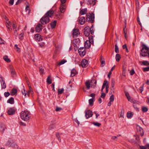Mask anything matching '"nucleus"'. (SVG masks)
<instances>
[{"instance_id": "obj_1", "label": "nucleus", "mask_w": 149, "mask_h": 149, "mask_svg": "<svg viewBox=\"0 0 149 149\" xmlns=\"http://www.w3.org/2000/svg\"><path fill=\"white\" fill-rule=\"evenodd\" d=\"M54 11L53 10H49L48 11L45 16L41 18L40 21L41 23L45 24L48 23L49 21V17L53 15Z\"/></svg>"}, {"instance_id": "obj_2", "label": "nucleus", "mask_w": 149, "mask_h": 149, "mask_svg": "<svg viewBox=\"0 0 149 149\" xmlns=\"http://www.w3.org/2000/svg\"><path fill=\"white\" fill-rule=\"evenodd\" d=\"M20 117L24 121H27L30 119L31 113L27 111H22L20 113Z\"/></svg>"}, {"instance_id": "obj_3", "label": "nucleus", "mask_w": 149, "mask_h": 149, "mask_svg": "<svg viewBox=\"0 0 149 149\" xmlns=\"http://www.w3.org/2000/svg\"><path fill=\"white\" fill-rule=\"evenodd\" d=\"M142 47L140 52V54L143 56H146L148 55L149 52V48L147 47L144 44L143 45Z\"/></svg>"}, {"instance_id": "obj_4", "label": "nucleus", "mask_w": 149, "mask_h": 149, "mask_svg": "<svg viewBox=\"0 0 149 149\" xmlns=\"http://www.w3.org/2000/svg\"><path fill=\"white\" fill-rule=\"evenodd\" d=\"M96 81L93 79L91 80L90 82L89 81H87L85 83L87 89H89L91 87L93 88L94 87L96 86Z\"/></svg>"}, {"instance_id": "obj_5", "label": "nucleus", "mask_w": 149, "mask_h": 149, "mask_svg": "<svg viewBox=\"0 0 149 149\" xmlns=\"http://www.w3.org/2000/svg\"><path fill=\"white\" fill-rule=\"evenodd\" d=\"M61 4L60 5V7L59 8V10H60V12L58 13V14H57V16L60 15V12L62 13H63L65 11L66 8L64 4V3L66 2V0H61Z\"/></svg>"}, {"instance_id": "obj_6", "label": "nucleus", "mask_w": 149, "mask_h": 149, "mask_svg": "<svg viewBox=\"0 0 149 149\" xmlns=\"http://www.w3.org/2000/svg\"><path fill=\"white\" fill-rule=\"evenodd\" d=\"M125 95L129 101H130L134 104L136 103L138 104H139L140 103L139 102L134 100L133 98L131 97L128 93L125 92Z\"/></svg>"}, {"instance_id": "obj_7", "label": "nucleus", "mask_w": 149, "mask_h": 149, "mask_svg": "<svg viewBox=\"0 0 149 149\" xmlns=\"http://www.w3.org/2000/svg\"><path fill=\"white\" fill-rule=\"evenodd\" d=\"M86 17L87 21L91 23H93L94 20V15L90 13L87 14Z\"/></svg>"}, {"instance_id": "obj_8", "label": "nucleus", "mask_w": 149, "mask_h": 149, "mask_svg": "<svg viewBox=\"0 0 149 149\" xmlns=\"http://www.w3.org/2000/svg\"><path fill=\"white\" fill-rule=\"evenodd\" d=\"M73 45L74 47L78 48L79 47V44L80 40L79 39H74L72 41Z\"/></svg>"}, {"instance_id": "obj_9", "label": "nucleus", "mask_w": 149, "mask_h": 149, "mask_svg": "<svg viewBox=\"0 0 149 149\" xmlns=\"http://www.w3.org/2000/svg\"><path fill=\"white\" fill-rule=\"evenodd\" d=\"M78 21L81 24H84L85 22V18L83 17L80 16L78 18Z\"/></svg>"}, {"instance_id": "obj_10", "label": "nucleus", "mask_w": 149, "mask_h": 149, "mask_svg": "<svg viewBox=\"0 0 149 149\" xmlns=\"http://www.w3.org/2000/svg\"><path fill=\"white\" fill-rule=\"evenodd\" d=\"M79 54L81 56H84L86 54V52L84 50V47H80L78 50Z\"/></svg>"}, {"instance_id": "obj_11", "label": "nucleus", "mask_w": 149, "mask_h": 149, "mask_svg": "<svg viewBox=\"0 0 149 149\" xmlns=\"http://www.w3.org/2000/svg\"><path fill=\"white\" fill-rule=\"evenodd\" d=\"M81 64L82 67H86L88 64V61L85 59H83L81 62Z\"/></svg>"}, {"instance_id": "obj_12", "label": "nucleus", "mask_w": 149, "mask_h": 149, "mask_svg": "<svg viewBox=\"0 0 149 149\" xmlns=\"http://www.w3.org/2000/svg\"><path fill=\"white\" fill-rule=\"evenodd\" d=\"M93 114L92 111L90 110H88L85 112V116L87 119L92 116Z\"/></svg>"}, {"instance_id": "obj_13", "label": "nucleus", "mask_w": 149, "mask_h": 149, "mask_svg": "<svg viewBox=\"0 0 149 149\" xmlns=\"http://www.w3.org/2000/svg\"><path fill=\"white\" fill-rule=\"evenodd\" d=\"M15 109L14 108H10L8 111L7 113L9 115H12L15 114Z\"/></svg>"}, {"instance_id": "obj_14", "label": "nucleus", "mask_w": 149, "mask_h": 149, "mask_svg": "<svg viewBox=\"0 0 149 149\" xmlns=\"http://www.w3.org/2000/svg\"><path fill=\"white\" fill-rule=\"evenodd\" d=\"M84 33L85 36H88L90 35V27L88 26L84 28Z\"/></svg>"}, {"instance_id": "obj_15", "label": "nucleus", "mask_w": 149, "mask_h": 149, "mask_svg": "<svg viewBox=\"0 0 149 149\" xmlns=\"http://www.w3.org/2000/svg\"><path fill=\"white\" fill-rule=\"evenodd\" d=\"M42 25L40 24H38L36 26L35 30L37 32H39L42 30Z\"/></svg>"}, {"instance_id": "obj_16", "label": "nucleus", "mask_w": 149, "mask_h": 149, "mask_svg": "<svg viewBox=\"0 0 149 149\" xmlns=\"http://www.w3.org/2000/svg\"><path fill=\"white\" fill-rule=\"evenodd\" d=\"M80 32L78 29H74L73 31V36L77 37L79 35Z\"/></svg>"}, {"instance_id": "obj_17", "label": "nucleus", "mask_w": 149, "mask_h": 149, "mask_svg": "<svg viewBox=\"0 0 149 149\" xmlns=\"http://www.w3.org/2000/svg\"><path fill=\"white\" fill-rule=\"evenodd\" d=\"M137 130H138L139 132V134L142 136L143 135L144 133L143 129L140 126L137 125L136 127Z\"/></svg>"}, {"instance_id": "obj_18", "label": "nucleus", "mask_w": 149, "mask_h": 149, "mask_svg": "<svg viewBox=\"0 0 149 149\" xmlns=\"http://www.w3.org/2000/svg\"><path fill=\"white\" fill-rule=\"evenodd\" d=\"M34 38L36 40H38L39 41L42 40V39L41 35L38 34H36L35 35Z\"/></svg>"}, {"instance_id": "obj_19", "label": "nucleus", "mask_w": 149, "mask_h": 149, "mask_svg": "<svg viewBox=\"0 0 149 149\" xmlns=\"http://www.w3.org/2000/svg\"><path fill=\"white\" fill-rule=\"evenodd\" d=\"M9 68L11 72V76L12 77H14L15 75V73L13 67L11 65H10Z\"/></svg>"}, {"instance_id": "obj_20", "label": "nucleus", "mask_w": 149, "mask_h": 149, "mask_svg": "<svg viewBox=\"0 0 149 149\" xmlns=\"http://www.w3.org/2000/svg\"><path fill=\"white\" fill-rule=\"evenodd\" d=\"M91 43L88 41V40H87L85 43L84 46L86 48L88 49L91 46Z\"/></svg>"}, {"instance_id": "obj_21", "label": "nucleus", "mask_w": 149, "mask_h": 149, "mask_svg": "<svg viewBox=\"0 0 149 149\" xmlns=\"http://www.w3.org/2000/svg\"><path fill=\"white\" fill-rule=\"evenodd\" d=\"M77 74V72L75 70L73 69L71 71L70 76L72 77L74 76Z\"/></svg>"}, {"instance_id": "obj_22", "label": "nucleus", "mask_w": 149, "mask_h": 149, "mask_svg": "<svg viewBox=\"0 0 149 149\" xmlns=\"http://www.w3.org/2000/svg\"><path fill=\"white\" fill-rule=\"evenodd\" d=\"M6 129V127L4 125H1L0 126V131L3 133L4 131Z\"/></svg>"}, {"instance_id": "obj_23", "label": "nucleus", "mask_w": 149, "mask_h": 149, "mask_svg": "<svg viewBox=\"0 0 149 149\" xmlns=\"http://www.w3.org/2000/svg\"><path fill=\"white\" fill-rule=\"evenodd\" d=\"M21 93H22V95L24 96L25 98L27 97V93H26V91L24 88V86H23V90L21 91Z\"/></svg>"}, {"instance_id": "obj_24", "label": "nucleus", "mask_w": 149, "mask_h": 149, "mask_svg": "<svg viewBox=\"0 0 149 149\" xmlns=\"http://www.w3.org/2000/svg\"><path fill=\"white\" fill-rule=\"evenodd\" d=\"M7 102L11 104H13L14 102V99L13 97H11L7 100Z\"/></svg>"}, {"instance_id": "obj_25", "label": "nucleus", "mask_w": 149, "mask_h": 149, "mask_svg": "<svg viewBox=\"0 0 149 149\" xmlns=\"http://www.w3.org/2000/svg\"><path fill=\"white\" fill-rule=\"evenodd\" d=\"M17 90L15 88L13 89L11 91L10 93L12 95H13L16 94L17 93Z\"/></svg>"}, {"instance_id": "obj_26", "label": "nucleus", "mask_w": 149, "mask_h": 149, "mask_svg": "<svg viewBox=\"0 0 149 149\" xmlns=\"http://www.w3.org/2000/svg\"><path fill=\"white\" fill-rule=\"evenodd\" d=\"M87 12V9L86 8H84L82 9L81 10L80 12V13L81 15H83L86 14Z\"/></svg>"}, {"instance_id": "obj_27", "label": "nucleus", "mask_w": 149, "mask_h": 149, "mask_svg": "<svg viewBox=\"0 0 149 149\" xmlns=\"http://www.w3.org/2000/svg\"><path fill=\"white\" fill-rule=\"evenodd\" d=\"M47 83L49 84L52 83V80L51 79V76L49 75L48 76L47 79Z\"/></svg>"}, {"instance_id": "obj_28", "label": "nucleus", "mask_w": 149, "mask_h": 149, "mask_svg": "<svg viewBox=\"0 0 149 149\" xmlns=\"http://www.w3.org/2000/svg\"><path fill=\"white\" fill-rule=\"evenodd\" d=\"M6 23H7V24L6 25V27L10 31L12 30V29L10 27V25H11L10 22L8 21V22H6Z\"/></svg>"}, {"instance_id": "obj_29", "label": "nucleus", "mask_w": 149, "mask_h": 149, "mask_svg": "<svg viewBox=\"0 0 149 149\" xmlns=\"http://www.w3.org/2000/svg\"><path fill=\"white\" fill-rule=\"evenodd\" d=\"M140 149H149V144H147L144 146H140Z\"/></svg>"}, {"instance_id": "obj_30", "label": "nucleus", "mask_w": 149, "mask_h": 149, "mask_svg": "<svg viewBox=\"0 0 149 149\" xmlns=\"http://www.w3.org/2000/svg\"><path fill=\"white\" fill-rule=\"evenodd\" d=\"M100 61L101 62V65L102 66H103L105 64V61H104V58L101 57L100 58Z\"/></svg>"}, {"instance_id": "obj_31", "label": "nucleus", "mask_w": 149, "mask_h": 149, "mask_svg": "<svg viewBox=\"0 0 149 149\" xmlns=\"http://www.w3.org/2000/svg\"><path fill=\"white\" fill-rule=\"evenodd\" d=\"M1 81L2 82V83H1L2 88H6V85L4 80H3L2 81Z\"/></svg>"}, {"instance_id": "obj_32", "label": "nucleus", "mask_w": 149, "mask_h": 149, "mask_svg": "<svg viewBox=\"0 0 149 149\" xmlns=\"http://www.w3.org/2000/svg\"><path fill=\"white\" fill-rule=\"evenodd\" d=\"M3 58L5 61H6L8 63H9L10 61V60L8 58V56H4Z\"/></svg>"}, {"instance_id": "obj_33", "label": "nucleus", "mask_w": 149, "mask_h": 149, "mask_svg": "<svg viewBox=\"0 0 149 149\" xmlns=\"http://www.w3.org/2000/svg\"><path fill=\"white\" fill-rule=\"evenodd\" d=\"M121 57L119 54H117L116 56V60L117 61H119Z\"/></svg>"}, {"instance_id": "obj_34", "label": "nucleus", "mask_w": 149, "mask_h": 149, "mask_svg": "<svg viewBox=\"0 0 149 149\" xmlns=\"http://www.w3.org/2000/svg\"><path fill=\"white\" fill-rule=\"evenodd\" d=\"M29 3H27L26 5V8H25V10L26 12H28V13H30V10H29Z\"/></svg>"}, {"instance_id": "obj_35", "label": "nucleus", "mask_w": 149, "mask_h": 149, "mask_svg": "<svg viewBox=\"0 0 149 149\" xmlns=\"http://www.w3.org/2000/svg\"><path fill=\"white\" fill-rule=\"evenodd\" d=\"M93 38L92 36H90L89 37L88 41L90 42L91 44H93Z\"/></svg>"}, {"instance_id": "obj_36", "label": "nucleus", "mask_w": 149, "mask_h": 149, "mask_svg": "<svg viewBox=\"0 0 149 149\" xmlns=\"http://www.w3.org/2000/svg\"><path fill=\"white\" fill-rule=\"evenodd\" d=\"M90 3L94 5L96 2V0H89Z\"/></svg>"}, {"instance_id": "obj_37", "label": "nucleus", "mask_w": 149, "mask_h": 149, "mask_svg": "<svg viewBox=\"0 0 149 149\" xmlns=\"http://www.w3.org/2000/svg\"><path fill=\"white\" fill-rule=\"evenodd\" d=\"M132 115L133 114L130 112H129L127 113V117L128 118H131L132 117Z\"/></svg>"}, {"instance_id": "obj_38", "label": "nucleus", "mask_w": 149, "mask_h": 149, "mask_svg": "<svg viewBox=\"0 0 149 149\" xmlns=\"http://www.w3.org/2000/svg\"><path fill=\"white\" fill-rule=\"evenodd\" d=\"M94 102L93 98H91L89 100V103L90 105H93V102Z\"/></svg>"}, {"instance_id": "obj_39", "label": "nucleus", "mask_w": 149, "mask_h": 149, "mask_svg": "<svg viewBox=\"0 0 149 149\" xmlns=\"http://www.w3.org/2000/svg\"><path fill=\"white\" fill-rule=\"evenodd\" d=\"M56 21H54L53 22L51 23V26L52 28H54L56 25Z\"/></svg>"}, {"instance_id": "obj_40", "label": "nucleus", "mask_w": 149, "mask_h": 149, "mask_svg": "<svg viewBox=\"0 0 149 149\" xmlns=\"http://www.w3.org/2000/svg\"><path fill=\"white\" fill-rule=\"evenodd\" d=\"M92 124H93L95 126H97V127H99L101 125V124L99 123L98 122H93L92 123Z\"/></svg>"}, {"instance_id": "obj_41", "label": "nucleus", "mask_w": 149, "mask_h": 149, "mask_svg": "<svg viewBox=\"0 0 149 149\" xmlns=\"http://www.w3.org/2000/svg\"><path fill=\"white\" fill-rule=\"evenodd\" d=\"M29 90L28 91V92L27 93V96L28 97H29V93H30L31 91H32V88H31V87L30 86H29Z\"/></svg>"}, {"instance_id": "obj_42", "label": "nucleus", "mask_w": 149, "mask_h": 149, "mask_svg": "<svg viewBox=\"0 0 149 149\" xmlns=\"http://www.w3.org/2000/svg\"><path fill=\"white\" fill-rule=\"evenodd\" d=\"M66 62V61L65 60H63L61 61L58 64V65H62L63 64H64V63H65Z\"/></svg>"}, {"instance_id": "obj_43", "label": "nucleus", "mask_w": 149, "mask_h": 149, "mask_svg": "<svg viewBox=\"0 0 149 149\" xmlns=\"http://www.w3.org/2000/svg\"><path fill=\"white\" fill-rule=\"evenodd\" d=\"M64 91V89L63 88L60 89H58V94H62Z\"/></svg>"}, {"instance_id": "obj_44", "label": "nucleus", "mask_w": 149, "mask_h": 149, "mask_svg": "<svg viewBox=\"0 0 149 149\" xmlns=\"http://www.w3.org/2000/svg\"><path fill=\"white\" fill-rule=\"evenodd\" d=\"M142 63L143 65H149V63L148 61H142Z\"/></svg>"}, {"instance_id": "obj_45", "label": "nucleus", "mask_w": 149, "mask_h": 149, "mask_svg": "<svg viewBox=\"0 0 149 149\" xmlns=\"http://www.w3.org/2000/svg\"><path fill=\"white\" fill-rule=\"evenodd\" d=\"M142 109L143 111V112H146L148 111V109L146 107H143Z\"/></svg>"}, {"instance_id": "obj_46", "label": "nucleus", "mask_w": 149, "mask_h": 149, "mask_svg": "<svg viewBox=\"0 0 149 149\" xmlns=\"http://www.w3.org/2000/svg\"><path fill=\"white\" fill-rule=\"evenodd\" d=\"M110 102H113L114 100V96L113 95H112L110 97Z\"/></svg>"}, {"instance_id": "obj_47", "label": "nucleus", "mask_w": 149, "mask_h": 149, "mask_svg": "<svg viewBox=\"0 0 149 149\" xmlns=\"http://www.w3.org/2000/svg\"><path fill=\"white\" fill-rule=\"evenodd\" d=\"M24 34L23 33H21L20 34H19V39L21 40H22L24 39L23 36Z\"/></svg>"}, {"instance_id": "obj_48", "label": "nucleus", "mask_w": 149, "mask_h": 149, "mask_svg": "<svg viewBox=\"0 0 149 149\" xmlns=\"http://www.w3.org/2000/svg\"><path fill=\"white\" fill-rule=\"evenodd\" d=\"M115 51L117 53H118L119 52V49L118 46L116 44L115 45Z\"/></svg>"}, {"instance_id": "obj_49", "label": "nucleus", "mask_w": 149, "mask_h": 149, "mask_svg": "<svg viewBox=\"0 0 149 149\" xmlns=\"http://www.w3.org/2000/svg\"><path fill=\"white\" fill-rule=\"evenodd\" d=\"M93 25L90 28V33L91 32L92 35L94 33V31L93 30Z\"/></svg>"}, {"instance_id": "obj_50", "label": "nucleus", "mask_w": 149, "mask_h": 149, "mask_svg": "<svg viewBox=\"0 0 149 149\" xmlns=\"http://www.w3.org/2000/svg\"><path fill=\"white\" fill-rule=\"evenodd\" d=\"M124 110H122L121 111V113H120V117L123 118L124 117Z\"/></svg>"}, {"instance_id": "obj_51", "label": "nucleus", "mask_w": 149, "mask_h": 149, "mask_svg": "<svg viewBox=\"0 0 149 149\" xmlns=\"http://www.w3.org/2000/svg\"><path fill=\"white\" fill-rule=\"evenodd\" d=\"M143 70L144 72L148 71H149V67L143 68Z\"/></svg>"}, {"instance_id": "obj_52", "label": "nucleus", "mask_w": 149, "mask_h": 149, "mask_svg": "<svg viewBox=\"0 0 149 149\" xmlns=\"http://www.w3.org/2000/svg\"><path fill=\"white\" fill-rule=\"evenodd\" d=\"M7 145L13 147V145L12 143L11 142H10L9 141H8L7 143Z\"/></svg>"}, {"instance_id": "obj_53", "label": "nucleus", "mask_w": 149, "mask_h": 149, "mask_svg": "<svg viewBox=\"0 0 149 149\" xmlns=\"http://www.w3.org/2000/svg\"><path fill=\"white\" fill-rule=\"evenodd\" d=\"M115 84V81L114 80H112L111 81V87H114V85Z\"/></svg>"}, {"instance_id": "obj_54", "label": "nucleus", "mask_w": 149, "mask_h": 149, "mask_svg": "<svg viewBox=\"0 0 149 149\" xmlns=\"http://www.w3.org/2000/svg\"><path fill=\"white\" fill-rule=\"evenodd\" d=\"M4 96L6 97H8L10 95V93L9 92H5L4 93Z\"/></svg>"}, {"instance_id": "obj_55", "label": "nucleus", "mask_w": 149, "mask_h": 149, "mask_svg": "<svg viewBox=\"0 0 149 149\" xmlns=\"http://www.w3.org/2000/svg\"><path fill=\"white\" fill-rule=\"evenodd\" d=\"M108 84L107 81L106 80H105V81H104V83L103 84L102 86L105 87V86H106Z\"/></svg>"}, {"instance_id": "obj_56", "label": "nucleus", "mask_w": 149, "mask_h": 149, "mask_svg": "<svg viewBox=\"0 0 149 149\" xmlns=\"http://www.w3.org/2000/svg\"><path fill=\"white\" fill-rule=\"evenodd\" d=\"M144 84H143L142 85V86H141L140 87V91L141 93H142L143 91V86H144Z\"/></svg>"}, {"instance_id": "obj_57", "label": "nucleus", "mask_w": 149, "mask_h": 149, "mask_svg": "<svg viewBox=\"0 0 149 149\" xmlns=\"http://www.w3.org/2000/svg\"><path fill=\"white\" fill-rule=\"evenodd\" d=\"M135 73V72L134 69L132 70L130 72V75H133Z\"/></svg>"}, {"instance_id": "obj_58", "label": "nucleus", "mask_w": 149, "mask_h": 149, "mask_svg": "<svg viewBox=\"0 0 149 149\" xmlns=\"http://www.w3.org/2000/svg\"><path fill=\"white\" fill-rule=\"evenodd\" d=\"M62 109L60 107H56V109H55V111H61Z\"/></svg>"}, {"instance_id": "obj_59", "label": "nucleus", "mask_w": 149, "mask_h": 149, "mask_svg": "<svg viewBox=\"0 0 149 149\" xmlns=\"http://www.w3.org/2000/svg\"><path fill=\"white\" fill-rule=\"evenodd\" d=\"M4 40L0 37V44H4Z\"/></svg>"}, {"instance_id": "obj_60", "label": "nucleus", "mask_w": 149, "mask_h": 149, "mask_svg": "<svg viewBox=\"0 0 149 149\" xmlns=\"http://www.w3.org/2000/svg\"><path fill=\"white\" fill-rule=\"evenodd\" d=\"M14 0H10L9 1V3L11 5H13L14 3Z\"/></svg>"}, {"instance_id": "obj_61", "label": "nucleus", "mask_w": 149, "mask_h": 149, "mask_svg": "<svg viewBox=\"0 0 149 149\" xmlns=\"http://www.w3.org/2000/svg\"><path fill=\"white\" fill-rule=\"evenodd\" d=\"M39 69L40 73L41 74L44 71V69L41 67H39Z\"/></svg>"}, {"instance_id": "obj_62", "label": "nucleus", "mask_w": 149, "mask_h": 149, "mask_svg": "<svg viewBox=\"0 0 149 149\" xmlns=\"http://www.w3.org/2000/svg\"><path fill=\"white\" fill-rule=\"evenodd\" d=\"M39 44L40 46L41 47H43L45 45L44 43L41 42H40L39 43Z\"/></svg>"}, {"instance_id": "obj_63", "label": "nucleus", "mask_w": 149, "mask_h": 149, "mask_svg": "<svg viewBox=\"0 0 149 149\" xmlns=\"http://www.w3.org/2000/svg\"><path fill=\"white\" fill-rule=\"evenodd\" d=\"M106 96L105 94L104 93H102L101 95V97L104 98Z\"/></svg>"}, {"instance_id": "obj_64", "label": "nucleus", "mask_w": 149, "mask_h": 149, "mask_svg": "<svg viewBox=\"0 0 149 149\" xmlns=\"http://www.w3.org/2000/svg\"><path fill=\"white\" fill-rule=\"evenodd\" d=\"M14 31L15 36L16 37H17L18 33H17V30H16V29H15V30H14Z\"/></svg>"}]
</instances>
